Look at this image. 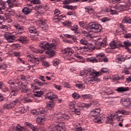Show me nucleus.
Returning <instances> with one entry per match:
<instances>
[{
	"mask_svg": "<svg viewBox=\"0 0 131 131\" xmlns=\"http://www.w3.org/2000/svg\"><path fill=\"white\" fill-rule=\"evenodd\" d=\"M40 48L45 50L46 54H47L48 58H52L55 56V51L53 50H56L57 46L55 43H50L49 42L43 43L41 42L39 45Z\"/></svg>",
	"mask_w": 131,
	"mask_h": 131,
	"instance_id": "f257e3e1",
	"label": "nucleus"
},
{
	"mask_svg": "<svg viewBox=\"0 0 131 131\" xmlns=\"http://www.w3.org/2000/svg\"><path fill=\"white\" fill-rule=\"evenodd\" d=\"M88 74H90L89 77L87 78L86 80H88V82H94V81H97V82H99L100 81V79L98 78V76H100V72H94L91 69H89L86 70Z\"/></svg>",
	"mask_w": 131,
	"mask_h": 131,
	"instance_id": "f03ea898",
	"label": "nucleus"
},
{
	"mask_svg": "<svg viewBox=\"0 0 131 131\" xmlns=\"http://www.w3.org/2000/svg\"><path fill=\"white\" fill-rule=\"evenodd\" d=\"M47 96L48 99L52 101L47 104L46 108L48 110H52V108L55 107V102L54 101H57L56 99H58V96L53 93H48L47 94Z\"/></svg>",
	"mask_w": 131,
	"mask_h": 131,
	"instance_id": "7ed1b4c3",
	"label": "nucleus"
},
{
	"mask_svg": "<svg viewBox=\"0 0 131 131\" xmlns=\"http://www.w3.org/2000/svg\"><path fill=\"white\" fill-rule=\"evenodd\" d=\"M86 30L88 31H92L97 33L101 32L102 30V26L101 25L96 24V23H90L86 27Z\"/></svg>",
	"mask_w": 131,
	"mask_h": 131,
	"instance_id": "20e7f679",
	"label": "nucleus"
},
{
	"mask_svg": "<svg viewBox=\"0 0 131 131\" xmlns=\"http://www.w3.org/2000/svg\"><path fill=\"white\" fill-rule=\"evenodd\" d=\"M56 129L57 131H66L65 124L64 122H60L59 124L52 123L48 129V131H54Z\"/></svg>",
	"mask_w": 131,
	"mask_h": 131,
	"instance_id": "39448f33",
	"label": "nucleus"
},
{
	"mask_svg": "<svg viewBox=\"0 0 131 131\" xmlns=\"http://www.w3.org/2000/svg\"><path fill=\"white\" fill-rule=\"evenodd\" d=\"M101 112V110L100 108H95L91 112V115L93 117H96L94 119V122L99 123L101 120H102V117L100 116V113Z\"/></svg>",
	"mask_w": 131,
	"mask_h": 131,
	"instance_id": "423d86ee",
	"label": "nucleus"
},
{
	"mask_svg": "<svg viewBox=\"0 0 131 131\" xmlns=\"http://www.w3.org/2000/svg\"><path fill=\"white\" fill-rule=\"evenodd\" d=\"M125 111L124 110H118L115 114L114 115H111V117H113L114 119H116L118 121H123V119H121L122 116H119V114H124Z\"/></svg>",
	"mask_w": 131,
	"mask_h": 131,
	"instance_id": "0eeeda50",
	"label": "nucleus"
},
{
	"mask_svg": "<svg viewBox=\"0 0 131 131\" xmlns=\"http://www.w3.org/2000/svg\"><path fill=\"white\" fill-rule=\"evenodd\" d=\"M121 104L123 106L129 108V107H131V99L129 98H122L121 99Z\"/></svg>",
	"mask_w": 131,
	"mask_h": 131,
	"instance_id": "6e6552de",
	"label": "nucleus"
},
{
	"mask_svg": "<svg viewBox=\"0 0 131 131\" xmlns=\"http://www.w3.org/2000/svg\"><path fill=\"white\" fill-rule=\"evenodd\" d=\"M58 121L56 122H59V121H63L64 120H68L70 118V117H69V115L66 114H63L59 116H57L56 117Z\"/></svg>",
	"mask_w": 131,
	"mask_h": 131,
	"instance_id": "1a4fd4ad",
	"label": "nucleus"
},
{
	"mask_svg": "<svg viewBox=\"0 0 131 131\" xmlns=\"http://www.w3.org/2000/svg\"><path fill=\"white\" fill-rule=\"evenodd\" d=\"M4 37L6 40H8V42H14L16 39V37L14 35L6 34L4 35Z\"/></svg>",
	"mask_w": 131,
	"mask_h": 131,
	"instance_id": "9d476101",
	"label": "nucleus"
},
{
	"mask_svg": "<svg viewBox=\"0 0 131 131\" xmlns=\"http://www.w3.org/2000/svg\"><path fill=\"white\" fill-rule=\"evenodd\" d=\"M20 79L23 82V83H26V84H28L30 81V77L29 76H24L23 75H20Z\"/></svg>",
	"mask_w": 131,
	"mask_h": 131,
	"instance_id": "9b49d317",
	"label": "nucleus"
},
{
	"mask_svg": "<svg viewBox=\"0 0 131 131\" xmlns=\"http://www.w3.org/2000/svg\"><path fill=\"white\" fill-rule=\"evenodd\" d=\"M110 46L111 49H116V48H119V47H123L121 43H119L117 42H115V41H113L110 43Z\"/></svg>",
	"mask_w": 131,
	"mask_h": 131,
	"instance_id": "f8f14e48",
	"label": "nucleus"
},
{
	"mask_svg": "<svg viewBox=\"0 0 131 131\" xmlns=\"http://www.w3.org/2000/svg\"><path fill=\"white\" fill-rule=\"evenodd\" d=\"M16 83H17V84H18V85H21V92H23V93H27V92H28V89L27 88V84H23L24 83L20 82H18Z\"/></svg>",
	"mask_w": 131,
	"mask_h": 131,
	"instance_id": "ddd939ff",
	"label": "nucleus"
},
{
	"mask_svg": "<svg viewBox=\"0 0 131 131\" xmlns=\"http://www.w3.org/2000/svg\"><path fill=\"white\" fill-rule=\"evenodd\" d=\"M31 63H32V64H34L33 65H32L33 67H34V66H37L39 64V59L36 58V57H33L30 60Z\"/></svg>",
	"mask_w": 131,
	"mask_h": 131,
	"instance_id": "4468645a",
	"label": "nucleus"
},
{
	"mask_svg": "<svg viewBox=\"0 0 131 131\" xmlns=\"http://www.w3.org/2000/svg\"><path fill=\"white\" fill-rule=\"evenodd\" d=\"M118 93H124L125 92H128L129 88L128 87H118L116 90Z\"/></svg>",
	"mask_w": 131,
	"mask_h": 131,
	"instance_id": "2eb2a0df",
	"label": "nucleus"
},
{
	"mask_svg": "<svg viewBox=\"0 0 131 131\" xmlns=\"http://www.w3.org/2000/svg\"><path fill=\"white\" fill-rule=\"evenodd\" d=\"M20 91V88L18 86H14L12 90V92L10 93V95L11 96H17V94H18V92Z\"/></svg>",
	"mask_w": 131,
	"mask_h": 131,
	"instance_id": "dca6fc26",
	"label": "nucleus"
},
{
	"mask_svg": "<svg viewBox=\"0 0 131 131\" xmlns=\"http://www.w3.org/2000/svg\"><path fill=\"white\" fill-rule=\"evenodd\" d=\"M45 120H46V119L43 117H38L36 119V123L40 125L45 123Z\"/></svg>",
	"mask_w": 131,
	"mask_h": 131,
	"instance_id": "f3484780",
	"label": "nucleus"
},
{
	"mask_svg": "<svg viewBox=\"0 0 131 131\" xmlns=\"http://www.w3.org/2000/svg\"><path fill=\"white\" fill-rule=\"evenodd\" d=\"M28 30L30 33H34V34H36V35L39 34V32L37 31L35 27H30L28 28Z\"/></svg>",
	"mask_w": 131,
	"mask_h": 131,
	"instance_id": "a211bd4d",
	"label": "nucleus"
},
{
	"mask_svg": "<svg viewBox=\"0 0 131 131\" xmlns=\"http://www.w3.org/2000/svg\"><path fill=\"white\" fill-rule=\"evenodd\" d=\"M64 53L67 54L68 56H71L74 53V51L70 48H67L64 49Z\"/></svg>",
	"mask_w": 131,
	"mask_h": 131,
	"instance_id": "6ab92c4d",
	"label": "nucleus"
},
{
	"mask_svg": "<svg viewBox=\"0 0 131 131\" xmlns=\"http://www.w3.org/2000/svg\"><path fill=\"white\" fill-rule=\"evenodd\" d=\"M25 110L22 107H19L18 110H17L14 114L15 115L17 116L20 115V114H22V113H25Z\"/></svg>",
	"mask_w": 131,
	"mask_h": 131,
	"instance_id": "aec40b11",
	"label": "nucleus"
},
{
	"mask_svg": "<svg viewBox=\"0 0 131 131\" xmlns=\"http://www.w3.org/2000/svg\"><path fill=\"white\" fill-rule=\"evenodd\" d=\"M31 11H32L31 9L27 7H25L22 10V12L25 14V15H28V14H30V13H31Z\"/></svg>",
	"mask_w": 131,
	"mask_h": 131,
	"instance_id": "412c9836",
	"label": "nucleus"
},
{
	"mask_svg": "<svg viewBox=\"0 0 131 131\" xmlns=\"http://www.w3.org/2000/svg\"><path fill=\"white\" fill-rule=\"evenodd\" d=\"M14 103H8V104H5L4 105V109H7V110H9V109H12L13 107H14Z\"/></svg>",
	"mask_w": 131,
	"mask_h": 131,
	"instance_id": "4be33fe9",
	"label": "nucleus"
},
{
	"mask_svg": "<svg viewBox=\"0 0 131 131\" xmlns=\"http://www.w3.org/2000/svg\"><path fill=\"white\" fill-rule=\"evenodd\" d=\"M34 83H35V84H37L39 86H41V85H45V84H47V82H42L37 79L34 80Z\"/></svg>",
	"mask_w": 131,
	"mask_h": 131,
	"instance_id": "5701e85b",
	"label": "nucleus"
},
{
	"mask_svg": "<svg viewBox=\"0 0 131 131\" xmlns=\"http://www.w3.org/2000/svg\"><path fill=\"white\" fill-rule=\"evenodd\" d=\"M104 57H105V54H99L98 55H97L96 58H97L98 59V62H103Z\"/></svg>",
	"mask_w": 131,
	"mask_h": 131,
	"instance_id": "b1692460",
	"label": "nucleus"
},
{
	"mask_svg": "<svg viewBox=\"0 0 131 131\" xmlns=\"http://www.w3.org/2000/svg\"><path fill=\"white\" fill-rule=\"evenodd\" d=\"M87 61L88 62H91V63H98V59L95 57H92L90 58H87Z\"/></svg>",
	"mask_w": 131,
	"mask_h": 131,
	"instance_id": "393cba45",
	"label": "nucleus"
},
{
	"mask_svg": "<svg viewBox=\"0 0 131 131\" xmlns=\"http://www.w3.org/2000/svg\"><path fill=\"white\" fill-rule=\"evenodd\" d=\"M85 13H88V14H93L94 12V9L90 7H85Z\"/></svg>",
	"mask_w": 131,
	"mask_h": 131,
	"instance_id": "a878e982",
	"label": "nucleus"
},
{
	"mask_svg": "<svg viewBox=\"0 0 131 131\" xmlns=\"http://www.w3.org/2000/svg\"><path fill=\"white\" fill-rule=\"evenodd\" d=\"M113 118H110L109 117H107L106 119L105 120L106 123L113 125Z\"/></svg>",
	"mask_w": 131,
	"mask_h": 131,
	"instance_id": "bb28decb",
	"label": "nucleus"
},
{
	"mask_svg": "<svg viewBox=\"0 0 131 131\" xmlns=\"http://www.w3.org/2000/svg\"><path fill=\"white\" fill-rule=\"evenodd\" d=\"M13 26L14 27H15V28H16V29H17V30H19V31H22V30L24 29L23 27H22L21 26H20V25L19 24H15L13 25Z\"/></svg>",
	"mask_w": 131,
	"mask_h": 131,
	"instance_id": "cd10ccee",
	"label": "nucleus"
},
{
	"mask_svg": "<svg viewBox=\"0 0 131 131\" xmlns=\"http://www.w3.org/2000/svg\"><path fill=\"white\" fill-rule=\"evenodd\" d=\"M19 41H21L22 43L25 44L27 42V39L26 38V37L25 36H21L18 39Z\"/></svg>",
	"mask_w": 131,
	"mask_h": 131,
	"instance_id": "c85d7f7f",
	"label": "nucleus"
},
{
	"mask_svg": "<svg viewBox=\"0 0 131 131\" xmlns=\"http://www.w3.org/2000/svg\"><path fill=\"white\" fill-rule=\"evenodd\" d=\"M123 46H121V47H124L125 48V49H126V48H128V47H130L131 46V42L128 41H124V45H122Z\"/></svg>",
	"mask_w": 131,
	"mask_h": 131,
	"instance_id": "c756f323",
	"label": "nucleus"
},
{
	"mask_svg": "<svg viewBox=\"0 0 131 131\" xmlns=\"http://www.w3.org/2000/svg\"><path fill=\"white\" fill-rule=\"evenodd\" d=\"M43 95V92L42 91L36 92L35 94H34V97H37L38 98H40L41 96Z\"/></svg>",
	"mask_w": 131,
	"mask_h": 131,
	"instance_id": "7c9ffc66",
	"label": "nucleus"
},
{
	"mask_svg": "<svg viewBox=\"0 0 131 131\" xmlns=\"http://www.w3.org/2000/svg\"><path fill=\"white\" fill-rule=\"evenodd\" d=\"M123 23H129L131 24V18L125 17L122 20Z\"/></svg>",
	"mask_w": 131,
	"mask_h": 131,
	"instance_id": "2f4dec72",
	"label": "nucleus"
},
{
	"mask_svg": "<svg viewBox=\"0 0 131 131\" xmlns=\"http://www.w3.org/2000/svg\"><path fill=\"white\" fill-rule=\"evenodd\" d=\"M71 29L72 31H75V33L78 34V32L76 31L78 29V26L75 25L74 26L71 27Z\"/></svg>",
	"mask_w": 131,
	"mask_h": 131,
	"instance_id": "473e14b6",
	"label": "nucleus"
},
{
	"mask_svg": "<svg viewBox=\"0 0 131 131\" xmlns=\"http://www.w3.org/2000/svg\"><path fill=\"white\" fill-rule=\"evenodd\" d=\"M82 97L83 99H93V95L91 94L82 95Z\"/></svg>",
	"mask_w": 131,
	"mask_h": 131,
	"instance_id": "72a5a7b5",
	"label": "nucleus"
},
{
	"mask_svg": "<svg viewBox=\"0 0 131 131\" xmlns=\"http://www.w3.org/2000/svg\"><path fill=\"white\" fill-rule=\"evenodd\" d=\"M116 9V11L117 13H119V12H122L123 11V6L122 5L120 6L119 7H116L115 8Z\"/></svg>",
	"mask_w": 131,
	"mask_h": 131,
	"instance_id": "f704fd0d",
	"label": "nucleus"
},
{
	"mask_svg": "<svg viewBox=\"0 0 131 131\" xmlns=\"http://www.w3.org/2000/svg\"><path fill=\"white\" fill-rule=\"evenodd\" d=\"M80 42L81 45H83L84 46H88L89 45V42H88V41L85 39H81L80 40Z\"/></svg>",
	"mask_w": 131,
	"mask_h": 131,
	"instance_id": "c9c22d12",
	"label": "nucleus"
},
{
	"mask_svg": "<svg viewBox=\"0 0 131 131\" xmlns=\"http://www.w3.org/2000/svg\"><path fill=\"white\" fill-rule=\"evenodd\" d=\"M7 68V67L6 64L5 63L0 64V69H1V70H4L5 71H6Z\"/></svg>",
	"mask_w": 131,
	"mask_h": 131,
	"instance_id": "e433bc0d",
	"label": "nucleus"
},
{
	"mask_svg": "<svg viewBox=\"0 0 131 131\" xmlns=\"http://www.w3.org/2000/svg\"><path fill=\"white\" fill-rule=\"evenodd\" d=\"M91 106H92V103H82L81 106H80V107H82V108L85 107V108H89V107H91Z\"/></svg>",
	"mask_w": 131,
	"mask_h": 131,
	"instance_id": "4c0bfd02",
	"label": "nucleus"
},
{
	"mask_svg": "<svg viewBox=\"0 0 131 131\" xmlns=\"http://www.w3.org/2000/svg\"><path fill=\"white\" fill-rule=\"evenodd\" d=\"M112 78L113 79V80H120L121 79L120 77H119V76L118 75H113Z\"/></svg>",
	"mask_w": 131,
	"mask_h": 131,
	"instance_id": "58836bf2",
	"label": "nucleus"
},
{
	"mask_svg": "<svg viewBox=\"0 0 131 131\" xmlns=\"http://www.w3.org/2000/svg\"><path fill=\"white\" fill-rule=\"evenodd\" d=\"M71 21H66L62 23L63 25L64 26H67V27H69V26H71Z\"/></svg>",
	"mask_w": 131,
	"mask_h": 131,
	"instance_id": "ea45409f",
	"label": "nucleus"
},
{
	"mask_svg": "<svg viewBox=\"0 0 131 131\" xmlns=\"http://www.w3.org/2000/svg\"><path fill=\"white\" fill-rule=\"evenodd\" d=\"M37 111L39 114H45V113H46V110H45V109L42 108H40L39 109H38Z\"/></svg>",
	"mask_w": 131,
	"mask_h": 131,
	"instance_id": "a19ab883",
	"label": "nucleus"
},
{
	"mask_svg": "<svg viewBox=\"0 0 131 131\" xmlns=\"http://www.w3.org/2000/svg\"><path fill=\"white\" fill-rule=\"evenodd\" d=\"M31 4H33V5H36L38 4H40V1L39 0H31L30 1Z\"/></svg>",
	"mask_w": 131,
	"mask_h": 131,
	"instance_id": "79ce46f5",
	"label": "nucleus"
},
{
	"mask_svg": "<svg viewBox=\"0 0 131 131\" xmlns=\"http://www.w3.org/2000/svg\"><path fill=\"white\" fill-rule=\"evenodd\" d=\"M59 63H60V60L58 59H55L53 61V64L54 66H58V65H59Z\"/></svg>",
	"mask_w": 131,
	"mask_h": 131,
	"instance_id": "37998d69",
	"label": "nucleus"
},
{
	"mask_svg": "<svg viewBox=\"0 0 131 131\" xmlns=\"http://www.w3.org/2000/svg\"><path fill=\"white\" fill-rule=\"evenodd\" d=\"M72 97L73 98H74V99H76V100H77V99H79L80 96L77 93H74L72 94Z\"/></svg>",
	"mask_w": 131,
	"mask_h": 131,
	"instance_id": "c03bdc74",
	"label": "nucleus"
},
{
	"mask_svg": "<svg viewBox=\"0 0 131 131\" xmlns=\"http://www.w3.org/2000/svg\"><path fill=\"white\" fill-rule=\"evenodd\" d=\"M74 112L76 115H80V110L78 108H74Z\"/></svg>",
	"mask_w": 131,
	"mask_h": 131,
	"instance_id": "a18cd8bd",
	"label": "nucleus"
},
{
	"mask_svg": "<svg viewBox=\"0 0 131 131\" xmlns=\"http://www.w3.org/2000/svg\"><path fill=\"white\" fill-rule=\"evenodd\" d=\"M80 74L81 76H84V77H85L86 75H88L89 73H88V71L84 70V72H81Z\"/></svg>",
	"mask_w": 131,
	"mask_h": 131,
	"instance_id": "49530a36",
	"label": "nucleus"
},
{
	"mask_svg": "<svg viewBox=\"0 0 131 131\" xmlns=\"http://www.w3.org/2000/svg\"><path fill=\"white\" fill-rule=\"evenodd\" d=\"M39 29L41 30V31H45V32H47V30L48 29V27L45 26H43L40 27Z\"/></svg>",
	"mask_w": 131,
	"mask_h": 131,
	"instance_id": "de8ad7c7",
	"label": "nucleus"
},
{
	"mask_svg": "<svg viewBox=\"0 0 131 131\" xmlns=\"http://www.w3.org/2000/svg\"><path fill=\"white\" fill-rule=\"evenodd\" d=\"M1 90H2V91L4 92V93H7V92H9V89L8 88V87L5 85L2 87V89Z\"/></svg>",
	"mask_w": 131,
	"mask_h": 131,
	"instance_id": "09e8293b",
	"label": "nucleus"
},
{
	"mask_svg": "<svg viewBox=\"0 0 131 131\" xmlns=\"http://www.w3.org/2000/svg\"><path fill=\"white\" fill-rule=\"evenodd\" d=\"M1 28L2 29H5V30H9L10 29V27H9V26H7V25H2L1 27Z\"/></svg>",
	"mask_w": 131,
	"mask_h": 131,
	"instance_id": "8fccbe9b",
	"label": "nucleus"
},
{
	"mask_svg": "<svg viewBox=\"0 0 131 131\" xmlns=\"http://www.w3.org/2000/svg\"><path fill=\"white\" fill-rule=\"evenodd\" d=\"M18 4H16L15 3L11 2L9 5V8H14V7H17Z\"/></svg>",
	"mask_w": 131,
	"mask_h": 131,
	"instance_id": "3c124183",
	"label": "nucleus"
},
{
	"mask_svg": "<svg viewBox=\"0 0 131 131\" xmlns=\"http://www.w3.org/2000/svg\"><path fill=\"white\" fill-rule=\"evenodd\" d=\"M85 36L86 37H88V38H92L93 37L92 36V35L91 34L87 32H84Z\"/></svg>",
	"mask_w": 131,
	"mask_h": 131,
	"instance_id": "603ef678",
	"label": "nucleus"
},
{
	"mask_svg": "<svg viewBox=\"0 0 131 131\" xmlns=\"http://www.w3.org/2000/svg\"><path fill=\"white\" fill-rule=\"evenodd\" d=\"M61 84H62L64 88H69V84L68 82H62Z\"/></svg>",
	"mask_w": 131,
	"mask_h": 131,
	"instance_id": "864d4df0",
	"label": "nucleus"
},
{
	"mask_svg": "<svg viewBox=\"0 0 131 131\" xmlns=\"http://www.w3.org/2000/svg\"><path fill=\"white\" fill-rule=\"evenodd\" d=\"M25 124L26 125H27V126L30 127V128H31V127L33 126V124H31V123H29V122H26Z\"/></svg>",
	"mask_w": 131,
	"mask_h": 131,
	"instance_id": "5fc2aeb1",
	"label": "nucleus"
},
{
	"mask_svg": "<svg viewBox=\"0 0 131 131\" xmlns=\"http://www.w3.org/2000/svg\"><path fill=\"white\" fill-rule=\"evenodd\" d=\"M91 46H92L93 45H86V46H83L82 47V50H85L86 49H89V50H91Z\"/></svg>",
	"mask_w": 131,
	"mask_h": 131,
	"instance_id": "6e6d98bb",
	"label": "nucleus"
},
{
	"mask_svg": "<svg viewBox=\"0 0 131 131\" xmlns=\"http://www.w3.org/2000/svg\"><path fill=\"white\" fill-rule=\"evenodd\" d=\"M110 12H111V13L112 14V15H115L116 14V13H117L116 11V9H115V8L114 9H111L110 10Z\"/></svg>",
	"mask_w": 131,
	"mask_h": 131,
	"instance_id": "4d7b16f0",
	"label": "nucleus"
},
{
	"mask_svg": "<svg viewBox=\"0 0 131 131\" xmlns=\"http://www.w3.org/2000/svg\"><path fill=\"white\" fill-rule=\"evenodd\" d=\"M38 22L39 24H41V25H45L46 24V21L43 20L42 19H39Z\"/></svg>",
	"mask_w": 131,
	"mask_h": 131,
	"instance_id": "13d9d810",
	"label": "nucleus"
},
{
	"mask_svg": "<svg viewBox=\"0 0 131 131\" xmlns=\"http://www.w3.org/2000/svg\"><path fill=\"white\" fill-rule=\"evenodd\" d=\"M124 37H125V38H131V33H125L124 35Z\"/></svg>",
	"mask_w": 131,
	"mask_h": 131,
	"instance_id": "bf43d9fd",
	"label": "nucleus"
},
{
	"mask_svg": "<svg viewBox=\"0 0 131 131\" xmlns=\"http://www.w3.org/2000/svg\"><path fill=\"white\" fill-rule=\"evenodd\" d=\"M32 114H33L34 115H38L39 113L37 111V110H35L34 111H31Z\"/></svg>",
	"mask_w": 131,
	"mask_h": 131,
	"instance_id": "052dcab7",
	"label": "nucleus"
},
{
	"mask_svg": "<svg viewBox=\"0 0 131 131\" xmlns=\"http://www.w3.org/2000/svg\"><path fill=\"white\" fill-rule=\"evenodd\" d=\"M79 25H80V27H82L83 28H84V26H85V24H84V22L83 21H79Z\"/></svg>",
	"mask_w": 131,
	"mask_h": 131,
	"instance_id": "680f3d73",
	"label": "nucleus"
},
{
	"mask_svg": "<svg viewBox=\"0 0 131 131\" xmlns=\"http://www.w3.org/2000/svg\"><path fill=\"white\" fill-rule=\"evenodd\" d=\"M76 87L78 88V89H81L82 88H83V84L80 83L76 84Z\"/></svg>",
	"mask_w": 131,
	"mask_h": 131,
	"instance_id": "e2e57ef3",
	"label": "nucleus"
},
{
	"mask_svg": "<svg viewBox=\"0 0 131 131\" xmlns=\"http://www.w3.org/2000/svg\"><path fill=\"white\" fill-rule=\"evenodd\" d=\"M101 71L103 73H107L108 72V71L107 70V68H103L101 69Z\"/></svg>",
	"mask_w": 131,
	"mask_h": 131,
	"instance_id": "0e129e2a",
	"label": "nucleus"
},
{
	"mask_svg": "<svg viewBox=\"0 0 131 131\" xmlns=\"http://www.w3.org/2000/svg\"><path fill=\"white\" fill-rule=\"evenodd\" d=\"M8 84H10V85H14L15 84V82L13 81V80H10L8 82Z\"/></svg>",
	"mask_w": 131,
	"mask_h": 131,
	"instance_id": "69168bd1",
	"label": "nucleus"
},
{
	"mask_svg": "<svg viewBox=\"0 0 131 131\" xmlns=\"http://www.w3.org/2000/svg\"><path fill=\"white\" fill-rule=\"evenodd\" d=\"M38 78H39V79H40L41 80H42V81H46V80H45V77L42 76H39Z\"/></svg>",
	"mask_w": 131,
	"mask_h": 131,
	"instance_id": "338daca9",
	"label": "nucleus"
},
{
	"mask_svg": "<svg viewBox=\"0 0 131 131\" xmlns=\"http://www.w3.org/2000/svg\"><path fill=\"white\" fill-rule=\"evenodd\" d=\"M82 128L80 127H76L74 129V131H81L82 130Z\"/></svg>",
	"mask_w": 131,
	"mask_h": 131,
	"instance_id": "774afa93",
	"label": "nucleus"
}]
</instances>
